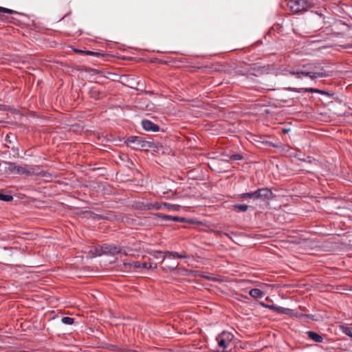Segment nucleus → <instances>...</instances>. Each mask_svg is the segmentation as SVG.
Wrapping results in <instances>:
<instances>
[{
    "label": "nucleus",
    "instance_id": "nucleus-8",
    "mask_svg": "<svg viewBox=\"0 0 352 352\" xmlns=\"http://www.w3.org/2000/svg\"><path fill=\"white\" fill-rule=\"evenodd\" d=\"M254 199H270L272 197V192L267 188H259L254 192Z\"/></svg>",
    "mask_w": 352,
    "mask_h": 352
},
{
    "label": "nucleus",
    "instance_id": "nucleus-26",
    "mask_svg": "<svg viewBox=\"0 0 352 352\" xmlns=\"http://www.w3.org/2000/svg\"><path fill=\"white\" fill-rule=\"evenodd\" d=\"M306 91L308 92H310V93H320V91L319 89H314V88H308V89H306Z\"/></svg>",
    "mask_w": 352,
    "mask_h": 352
},
{
    "label": "nucleus",
    "instance_id": "nucleus-21",
    "mask_svg": "<svg viewBox=\"0 0 352 352\" xmlns=\"http://www.w3.org/2000/svg\"><path fill=\"white\" fill-rule=\"evenodd\" d=\"M62 322L65 324H72L74 322V319L71 317H63L61 320Z\"/></svg>",
    "mask_w": 352,
    "mask_h": 352
},
{
    "label": "nucleus",
    "instance_id": "nucleus-12",
    "mask_svg": "<svg viewBox=\"0 0 352 352\" xmlns=\"http://www.w3.org/2000/svg\"><path fill=\"white\" fill-rule=\"evenodd\" d=\"M249 294L254 298H261L264 296V293L259 289H252L249 292Z\"/></svg>",
    "mask_w": 352,
    "mask_h": 352
},
{
    "label": "nucleus",
    "instance_id": "nucleus-1",
    "mask_svg": "<svg viewBox=\"0 0 352 352\" xmlns=\"http://www.w3.org/2000/svg\"><path fill=\"white\" fill-rule=\"evenodd\" d=\"M289 73L292 75L296 76L298 78L305 76L314 79L326 76L323 72H316L315 69H311L308 65H304L301 69H291L289 71Z\"/></svg>",
    "mask_w": 352,
    "mask_h": 352
},
{
    "label": "nucleus",
    "instance_id": "nucleus-28",
    "mask_svg": "<svg viewBox=\"0 0 352 352\" xmlns=\"http://www.w3.org/2000/svg\"><path fill=\"white\" fill-rule=\"evenodd\" d=\"M5 140L7 142L12 143V140H10V135H8V133H7V135L6 136V138H5Z\"/></svg>",
    "mask_w": 352,
    "mask_h": 352
},
{
    "label": "nucleus",
    "instance_id": "nucleus-27",
    "mask_svg": "<svg viewBox=\"0 0 352 352\" xmlns=\"http://www.w3.org/2000/svg\"><path fill=\"white\" fill-rule=\"evenodd\" d=\"M178 263H171V265L170 266H168L170 270H175L177 267L178 266Z\"/></svg>",
    "mask_w": 352,
    "mask_h": 352
},
{
    "label": "nucleus",
    "instance_id": "nucleus-4",
    "mask_svg": "<svg viewBox=\"0 0 352 352\" xmlns=\"http://www.w3.org/2000/svg\"><path fill=\"white\" fill-rule=\"evenodd\" d=\"M233 338L234 336L232 333L228 331H223L217 336L216 340L219 347L227 349Z\"/></svg>",
    "mask_w": 352,
    "mask_h": 352
},
{
    "label": "nucleus",
    "instance_id": "nucleus-19",
    "mask_svg": "<svg viewBox=\"0 0 352 352\" xmlns=\"http://www.w3.org/2000/svg\"><path fill=\"white\" fill-rule=\"evenodd\" d=\"M243 159V156L241 154H233L229 156L228 161H239Z\"/></svg>",
    "mask_w": 352,
    "mask_h": 352
},
{
    "label": "nucleus",
    "instance_id": "nucleus-2",
    "mask_svg": "<svg viewBox=\"0 0 352 352\" xmlns=\"http://www.w3.org/2000/svg\"><path fill=\"white\" fill-rule=\"evenodd\" d=\"M287 6L292 13L296 14L307 11L312 5L309 0H289Z\"/></svg>",
    "mask_w": 352,
    "mask_h": 352
},
{
    "label": "nucleus",
    "instance_id": "nucleus-9",
    "mask_svg": "<svg viewBox=\"0 0 352 352\" xmlns=\"http://www.w3.org/2000/svg\"><path fill=\"white\" fill-rule=\"evenodd\" d=\"M142 126L145 131H152L153 132H157L159 131V126L150 120H142L141 122Z\"/></svg>",
    "mask_w": 352,
    "mask_h": 352
},
{
    "label": "nucleus",
    "instance_id": "nucleus-3",
    "mask_svg": "<svg viewBox=\"0 0 352 352\" xmlns=\"http://www.w3.org/2000/svg\"><path fill=\"white\" fill-rule=\"evenodd\" d=\"M6 164H7L6 168L11 173L19 174V175L25 174L27 175H31L32 173H33V169L29 168L26 166H19V165H16V164L12 163V162H8Z\"/></svg>",
    "mask_w": 352,
    "mask_h": 352
},
{
    "label": "nucleus",
    "instance_id": "nucleus-29",
    "mask_svg": "<svg viewBox=\"0 0 352 352\" xmlns=\"http://www.w3.org/2000/svg\"><path fill=\"white\" fill-rule=\"evenodd\" d=\"M270 308L273 309H276V310H279L280 309H281V307H276L274 305L271 306Z\"/></svg>",
    "mask_w": 352,
    "mask_h": 352
},
{
    "label": "nucleus",
    "instance_id": "nucleus-5",
    "mask_svg": "<svg viewBox=\"0 0 352 352\" xmlns=\"http://www.w3.org/2000/svg\"><path fill=\"white\" fill-rule=\"evenodd\" d=\"M118 254H126L125 252H122V250L120 248L108 245V244H104L102 245L100 248V252H98V255L101 254H112L116 255Z\"/></svg>",
    "mask_w": 352,
    "mask_h": 352
},
{
    "label": "nucleus",
    "instance_id": "nucleus-10",
    "mask_svg": "<svg viewBox=\"0 0 352 352\" xmlns=\"http://www.w3.org/2000/svg\"><path fill=\"white\" fill-rule=\"evenodd\" d=\"M118 133H101L102 137L106 139L107 142H111L115 143L116 144H119L122 142V140L117 137Z\"/></svg>",
    "mask_w": 352,
    "mask_h": 352
},
{
    "label": "nucleus",
    "instance_id": "nucleus-16",
    "mask_svg": "<svg viewBox=\"0 0 352 352\" xmlns=\"http://www.w3.org/2000/svg\"><path fill=\"white\" fill-rule=\"evenodd\" d=\"M233 207L237 212H245L248 209V206L246 204H237L234 205Z\"/></svg>",
    "mask_w": 352,
    "mask_h": 352
},
{
    "label": "nucleus",
    "instance_id": "nucleus-24",
    "mask_svg": "<svg viewBox=\"0 0 352 352\" xmlns=\"http://www.w3.org/2000/svg\"><path fill=\"white\" fill-rule=\"evenodd\" d=\"M13 12L14 11L12 10H10V9H8V8H3V7H0V14H1V13L12 14Z\"/></svg>",
    "mask_w": 352,
    "mask_h": 352
},
{
    "label": "nucleus",
    "instance_id": "nucleus-14",
    "mask_svg": "<svg viewBox=\"0 0 352 352\" xmlns=\"http://www.w3.org/2000/svg\"><path fill=\"white\" fill-rule=\"evenodd\" d=\"M155 216L157 217L158 218H160L165 221H177L179 220V217H173L170 215H166V214H160V213L156 214Z\"/></svg>",
    "mask_w": 352,
    "mask_h": 352
},
{
    "label": "nucleus",
    "instance_id": "nucleus-23",
    "mask_svg": "<svg viewBox=\"0 0 352 352\" xmlns=\"http://www.w3.org/2000/svg\"><path fill=\"white\" fill-rule=\"evenodd\" d=\"M254 192H246L243 193L240 195L241 198H250V199H254Z\"/></svg>",
    "mask_w": 352,
    "mask_h": 352
},
{
    "label": "nucleus",
    "instance_id": "nucleus-20",
    "mask_svg": "<svg viewBox=\"0 0 352 352\" xmlns=\"http://www.w3.org/2000/svg\"><path fill=\"white\" fill-rule=\"evenodd\" d=\"M12 199H13V197L12 195H5V194L0 192V200L4 201H10Z\"/></svg>",
    "mask_w": 352,
    "mask_h": 352
},
{
    "label": "nucleus",
    "instance_id": "nucleus-18",
    "mask_svg": "<svg viewBox=\"0 0 352 352\" xmlns=\"http://www.w3.org/2000/svg\"><path fill=\"white\" fill-rule=\"evenodd\" d=\"M164 208H166L172 210H178L179 209V206L175 204H171L168 203H163Z\"/></svg>",
    "mask_w": 352,
    "mask_h": 352
},
{
    "label": "nucleus",
    "instance_id": "nucleus-11",
    "mask_svg": "<svg viewBox=\"0 0 352 352\" xmlns=\"http://www.w3.org/2000/svg\"><path fill=\"white\" fill-rule=\"evenodd\" d=\"M307 334L309 338H310L311 340H314L316 342L320 343L323 341V338L320 335L314 331H309L307 332Z\"/></svg>",
    "mask_w": 352,
    "mask_h": 352
},
{
    "label": "nucleus",
    "instance_id": "nucleus-13",
    "mask_svg": "<svg viewBox=\"0 0 352 352\" xmlns=\"http://www.w3.org/2000/svg\"><path fill=\"white\" fill-rule=\"evenodd\" d=\"M135 266L137 267H142V268H146V269H150L152 267H156V265L153 266L152 263H147V262H140L137 261L135 263Z\"/></svg>",
    "mask_w": 352,
    "mask_h": 352
},
{
    "label": "nucleus",
    "instance_id": "nucleus-17",
    "mask_svg": "<svg viewBox=\"0 0 352 352\" xmlns=\"http://www.w3.org/2000/svg\"><path fill=\"white\" fill-rule=\"evenodd\" d=\"M149 205V202L139 201L136 203V208L142 210H148L146 206Z\"/></svg>",
    "mask_w": 352,
    "mask_h": 352
},
{
    "label": "nucleus",
    "instance_id": "nucleus-22",
    "mask_svg": "<svg viewBox=\"0 0 352 352\" xmlns=\"http://www.w3.org/2000/svg\"><path fill=\"white\" fill-rule=\"evenodd\" d=\"M342 331L348 336L352 338V327H342Z\"/></svg>",
    "mask_w": 352,
    "mask_h": 352
},
{
    "label": "nucleus",
    "instance_id": "nucleus-25",
    "mask_svg": "<svg viewBox=\"0 0 352 352\" xmlns=\"http://www.w3.org/2000/svg\"><path fill=\"white\" fill-rule=\"evenodd\" d=\"M264 143V142H263ZM265 144H267V145H270V146H272L273 147H275V148H279L280 147V142H277V143H273L272 142H265Z\"/></svg>",
    "mask_w": 352,
    "mask_h": 352
},
{
    "label": "nucleus",
    "instance_id": "nucleus-7",
    "mask_svg": "<svg viewBox=\"0 0 352 352\" xmlns=\"http://www.w3.org/2000/svg\"><path fill=\"white\" fill-rule=\"evenodd\" d=\"M128 146H130L133 149H142L146 147V142L143 141L141 138L138 136H133L124 141Z\"/></svg>",
    "mask_w": 352,
    "mask_h": 352
},
{
    "label": "nucleus",
    "instance_id": "nucleus-31",
    "mask_svg": "<svg viewBox=\"0 0 352 352\" xmlns=\"http://www.w3.org/2000/svg\"><path fill=\"white\" fill-rule=\"evenodd\" d=\"M74 127H75V126H74V125H73V126H72V128H71V129H69V131H73V132H74V131H76V129H74Z\"/></svg>",
    "mask_w": 352,
    "mask_h": 352
},
{
    "label": "nucleus",
    "instance_id": "nucleus-15",
    "mask_svg": "<svg viewBox=\"0 0 352 352\" xmlns=\"http://www.w3.org/2000/svg\"><path fill=\"white\" fill-rule=\"evenodd\" d=\"M146 207H147L148 210H157L164 209L163 203L160 204L158 202H155V203L149 202V205L146 206Z\"/></svg>",
    "mask_w": 352,
    "mask_h": 352
},
{
    "label": "nucleus",
    "instance_id": "nucleus-30",
    "mask_svg": "<svg viewBox=\"0 0 352 352\" xmlns=\"http://www.w3.org/2000/svg\"><path fill=\"white\" fill-rule=\"evenodd\" d=\"M289 129H283L281 130V132H283V133H286V132H289Z\"/></svg>",
    "mask_w": 352,
    "mask_h": 352
},
{
    "label": "nucleus",
    "instance_id": "nucleus-32",
    "mask_svg": "<svg viewBox=\"0 0 352 352\" xmlns=\"http://www.w3.org/2000/svg\"><path fill=\"white\" fill-rule=\"evenodd\" d=\"M93 54V52H87V54Z\"/></svg>",
    "mask_w": 352,
    "mask_h": 352
},
{
    "label": "nucleus",
    "instance_id": "nucleus-6",
    "mask_svg": "<svg viewBox=\"0 0 352 352\" xmlns=\"http://www.w3.org/2000/svg\"><path fill=\"white\" fill-rule=\"evenodd\" d=\"M161 255H162V257L163 261L165 259H172V258H183L187 257L186 254H179L177 252H168V251H166V252L155 251L153 253V256H155L157 258H160Z\"/></svg>",
    "mask_w": 352,
    "mask_h": 352
}]
</instances>
